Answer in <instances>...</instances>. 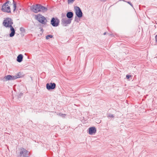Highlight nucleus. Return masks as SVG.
<instances>
[{"instance_id":"2","label":"nucleus","mask_w":157,"mask_h":157,"mask_svg":"<svg viewBox=\"0 0 157 157\" xmlns=\"http://www.w3.org/2000/svg\"><path fill=\"white\" fill-rule=\"evenodd\" d=\"M13 23V20L11 18H7L4 20L2 24L3 26L7 28L12 26Z\"/></svg>"},{"instance_id":"28","label":"nucleus","mask_w":157,"mask_h":157,"mask_svg":"<svg viewBox=\"0 0 157 157\" xmlns=\"http://www.w3.org/2000/svg\"><path fill=\"white\" fill-rule=\"evenodd\" d=\"M106 34V32H105V33H103L104 35H105Z\"/></svg>"},{"instance_id":"23","label":"nucleus","mask_w":157,"mask_h":157,"mask_svg":"<svg viewBox=\"0 0 157 157\" xmlns=\"http://www.w3.org/2000/svg\"><path fill=\"white\" fill-rule=\"evenodd\" d=\"M131 77V75H126V78L127 79H129Z\"/></svg>"},{"instance_id":"17","label":"nucleus","mask_w":157,"mask_h":157,"mask_svg":"<svg viewBox=\"0 0 157 157\" xmlns=\"http://www.w3.org/2000/svg\"><path fill=\"white\" fill-rule=\"evenodd\" d=\"M53 36L52 35H47L46 36V38L47 40L49 39L50 38H52L53 37Z\"/></svg>"},{"instance_id":"7","label":"nucleus","mask_w":157,"mask_h":157,"mask_svg":"<svg viewBox=\"0 0 157 157\" xmlns=\"http://www.w3.org/2000/svg\"><path fill=\"white\" fill-rule=\"evenodd\" d=\"M75 11L77 16L79 18L82 16V13L80 8L78 6L74 7Z\"/></svg>"},{"instance_id":"3","label":"nucleus","mask_w":157,"mask_h":157,"mask_svg":"<svg viewBox=\"0 0 157 157\" xmlns=\"http://www.w3.org/2000/svg\"><path fill=\"white\" fill-rule=\"evenodd\" d=\"M10 1H7L6 2L4 3L2 6V8L1 9L4 12H6L8 13H10L11 10L9 6H8V5L6 6V4L7 3H9Z\"/></svg>"},{"instance_id":"8","label":"nucleus","mask_w":157,"mask_h":157,"mask_svg":"<svg viewBox=\"0 0 157 157\" xmlns=\"http://www.w3.org/2000/svg\"><path fill=\"white\" fill-rule=\"evenodd\" d=\"M46 86L47 89L48 90H53L56 87V84L55 83H47Z\"/></svg>"},{"instance_id":"22","label":"nucleus","mask_w":157,"mask_h":157,"mask_svg":"<svg viewBox=\"0 0 157 157\" xmlns=\"http://www.w3.org/2000/svg\"><path fill=\"white\" fill-rule=\"evenodd\" d=\"M62 18L63 17H66L65 14V13H62Z\"/></svg>"},{"instance_id":"27","label":"nucleus","mask_w":157,"mask_h":157,"mask_svg":"<svg viewBox=\"0 0 157 157\" xmlns=\"http://www.w3.org/2000/svg\"><path fill=\"white\" fill-rule=\"evenodd\" d=\"M17 76H20V77H21L20 75H19V74L17 75H16Z\"/></svg>"},{"instance_id":"11","label":"nucleus","mask_w":157,"mask_h":157,"mask_svg":"<svg viewBox=\"0 0 157 157\" xmlns=\"http://www.w3.org/2000/svg\"><path fill=\"white\" fill-rule=\"evenodd\" d=\"M89 129V133L90 135L94 134L96 132V129L95 127H90Z\"/></svg>"},{"instance_id":"29","label":"nucleus","mask_w":157,"mask_h":157,"mask_svg":"<svg viewBox=\"0 0 157 157\" xmlns=\"http://www.w3.org/2000/svg\"><path fill=\"white\" fill-rule=\"evenodd\" d=\"M106 0H101V1H102L103 2H105L106 1Z\"/></svg>"},{"instance_id":"12","label":"nucleus","mask_w":157,"mask_h":157,"mask_svg":"<svg viewBox=\"0 0 157 157\" xmlns=\"http://www.w3.org/2000/svg\"><path fill=\"white\" fill-rule=\"evenodd\" d=\"M39 12L40 11H43L45 12L47 11V8L44 7V6L41 5L40 4H39Z\"/></svg>"},{"instance_id":"25","label":"nucleus","mask_w":157,"mask_h":157,"mask_svg":"<svg viewBox=\"0 0 157 157\" xmlns=\"http://www.w3.org/2000/svg\"><path fill=\"white\" fill-rule=\"evenodd\" d=\"M155 39H156V42H157V35H156L155 36Z\"/></svg>"},{"instance_id":"5","label":"nucleus","mask_w":157,"mask_h":157,"mask_svg":"<svg viewBox=\"0 0 157 157\" xmlns=\"http://www.w3.org/2000/svg\"><path fill=\"white\" fill-rule=\"evenodd\" d=\"M20 78V76H16L11 75H8L5 76L3 79L4 81H6L10 80H14L18 78Z\"/></svg>"},{"instance_id":"16","label":"nucleus","mask_w":157,"mask_h":157,"mask_svg":"<svg viewBox=\"0 0 157 157\" xmlns=\"http://www.w3.org/2000/svg\"><path fill=\"white\" fill-rule=\"evenodd\" d=\"M13 0V6L14 8L13 11H14L17 7V3L16 2L14 1V0Z\"/></svg>"},{"instance_id":"21","label":"nucleus","mask_w":157,"mask_h":157,"mask_svg":"<svg viewBox=\"0 0 157 157\" xmlns=\"http://www.w3.org/2000/svg\"><path fill=\"white\" fill-rule=\"evenodd\" d=\"M57 115L60 116H62V117H64L65 116V114H62V113H59V114H57Z\"/></svg>"},{"instance_id":"24","label":"nucleus","mask_w":157,"mask_h":157,"mask_svg":"<svg viewBox=\"0 0 157 157\" xmlns=\"http://www.w3.org/2000/svg\"><path fill=\"white\" fill-rule=\"evenodd\" d=\"M74 0H68V3H70V2H72V1H73Z\"/></svg>"},{"instance_id":"4","label":"nucleus","mask_w":157,"mask_h":157,"mask_svg":"<svg viewBox=\"0 0 157 157\" xmlns=\"http://www.w3.org/2000/svg\"><path fill=\"white\" fill-rule=\"evenodd\" d=\"M72 19L67 18L66 17L62 18L61 20V24L64 26H66L67 24H70L71 23Z\"/></svg>"},{"instance_id":"20","label":"nucleus","mask_w":157,"mask_h":157,"mask_svg":"<svg viewBox=\"0 0 157 157\" xmlns=\"http://www.w3.org/2000/svg\"><path fill=\"white\" fill-rule=\"evenodd\" d=\"M108 117L113 118L114 117V116L113 114H109Z\"/></svg>"},{"instance_id":"19","label":"nucleus","mask_w":157,"mask_h":157,"mask_svg":"<svg viewBox=\"0 0 157 157\" xmlns=\"http://www.w3.org/2000/svg\"><path fill=\"white\" fill-rule=\"evenodd\" d=\"M20 31L22 32H25V29L23 27H21L20 29Z\"/></svg>"},{"instance_id":"6","label":"nucleus","mask_w":157,"mask_h":157,"mask_svg":"<svg viewBox=\"0 0 157 157\" xmlns=\"http://www.w3.org/2000/svg\"><path fill=\"white\" fill-rule=\"evenodd\" d=\"M59 20L56 17H53L51 21V24L53 26L57 27L59 25Z\"/></svg>"},{"instance_id":"26","label":"nucleus","mask_w":157,"mask_h":157,"mask_svg":"<svg viewBox=\"0 0 157 157\" xmlns=\"http://www.w3.org/2000/svg\"><path fill=\"white\" fill-rule=\"evenodd\" d=\"M40 29L41 31L43 32V30L42 28H40Z\"/></svg>"},{"instance_id":"13","label":"nucleus","mask_w":157,"mask_h":157,"mask_svg":"<svg viewBox=\"0 0 157 157\" xmlns=\"http://www.w3.org/2000/svg\"><path fill=\"white\" fill-rule=\"evenodd\" d=\"M11 33L10 34V37H13L15 34V30L14 28L12 26L10 27Z\"/></svg>"},{"instance_id":"10","label":"nucleus","mask_w":157,"mask_h":157,"mask_svg":"<svg viewBox=\"0 0 157 157\" xmlns=\"http://www.w3.org/2000/svg\"><path fill=\"white\" fill-rule=\"evenodd\" d=\"M39 4L35 5L32 6L31 7V10L35 13H37L39 12Z\"/></svg>"},{"instance_id":"1","label":"nucleus","mask_w":157,"mask_h":157,"mask_svg":"<svg viewBox=\"0 0 157 157\" xmlns=\"http://www.w3.org/2000/svg\"><path fill=\"white\" fill-rule=\"evenodd\" d=\"M36 19L40 22L43 24H46L47 20L44 17L40 14H39L36 15Z\"/></svg>"},{"instance_id":"14","label":"nucleus","mask_w":157,"mask_h":157,"mask_svg":"<svg viewBox=\"0 0 157 157\" xmlns=\"http://www.w3.org/2000/svg\"><path fill=\"white\" fill-rule=\"evenodd\" d=\"M73 15L74 14L72 12H69L67 13L66 16L68 18L72 20V18L73 16Z\"/></svg>"},{"instance_id":"18","label":"nucleus","mask_w":157,"mask_h":157,"mask_svg":"<svg viewBox=\"0 0 157 157\" xmlns=\"http://www.w3.org/2000/svg\"><path fill=\"white\" fill-rule=\"evenodd\" d=\"M123 1L124 2H127V3H128V4H129L131 6H132V7H133V5L132 4V3L130 2H128V1H126L125 0H123Z\"/></svg>"},{"instance_id":"9","label":"nucleus","mask_w":157,"mask_h":157,"mask_svg":"<svg viewBox=\"0 0 157 157\" xmlns=\"http://www.w3.org/2000/svg\"><path fill=\"white\" fill-rule=\"evenodd\" d=\"M20 154L21 155H23V156L25 157H28L29 156L28 151L23 148L21 149Z\"/></svg>"},{"instance_id":"15","label":"nucleus","mask_w":157,"mask_h":157,"mask_svg":"<svg viewBox=\"0 0 157 157\" xmlns=\"http://www.w3.org/2000/svg\"><path fill=\"white\" fill-rule=\"evenodd\" d=\"M23 56L22 54L19 55L17 58V61L19 62H21L23 59Z\"/></svg>"}]
</instances>
